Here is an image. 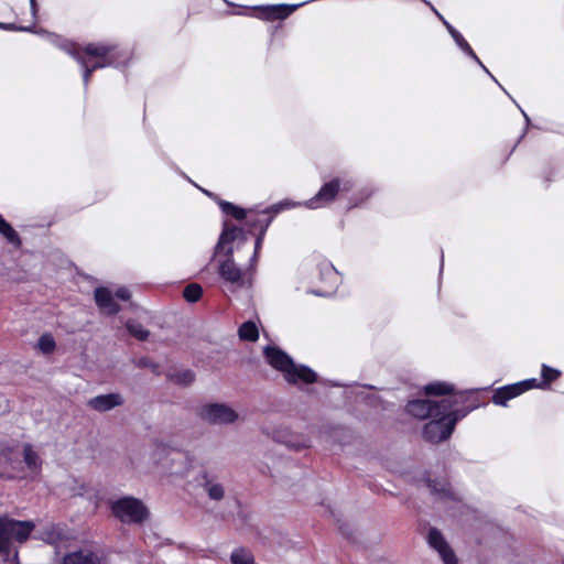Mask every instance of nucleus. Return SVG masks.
<instances>
[{
  "label": "nucleus",
  "mask_w": 564,
  "mask_h": 564,
  "mask_svg": "<svg viewBox=\"0 0 564 564\" xmlns=\"http://www.w3.org/2000/svg\"><path fill=\"white\" fill-rule=\"evenodd\" d=\"M94 295L97 306L106 314L116 315L120 311V306L115 302L112 293L107 288H96Z\"/></svg>",
  "instance_id": "16"
},
{
  "label": "nucleus",
  "mask_w": 564,
  "mask_h": 564,
  "mask_svg": "<svg viewBox=\"0 0 564 564\" xmlns=\"http://www.w3.org/2000/svg\"><path fill=\"white\" fill-rule=\"evenodd\" d=\"M126 328L131 336L138 340L144 341L148 339L150 333L138 321L129 319L126 323Z\"/></svg>",
  "instance_id": "29"
},
{
  "label": "nucleus",
  "mask_w": 564,
  "mask_h": 564,
  "mask_svg": "<svg viewBox=\"0 0 564 564\" xmlns=\"http://www.w3.org/2000/svg\"><path fill=\"white\" fill-rule=\"evenodd\" d=\"M355 187V180L348 174L337 175L332 180L325 182L318 192L304 203H294L289 199L281 200L268 209L274 217L282 210L291 209L295 206H305L308 209H319L329 206L339 196L350 193Z\"/></svg>",
  "instance_id": "3"
},
{
  "label": "nucleus",
  "mask_w": 564,
  "mask_h": 564,
  "mask_svg": "<svg viewBox=\"0 0 564 564\" xmlns=\"http://www.w3.org/2000/svg\"><path fill=\"white\" fill-rule=\"evenodd\" d=\"M115 296L121 301H128L131 297V293L127 288L117 289Z\"/></svg>",
  "instance_id": "40"
},
{
  "label": "nucleus",
  "mask_w": 564,
  "mask_h": 564,
  "mask_svg": "<svg viewBox=\"0 0 564 564\" xmlns=\"http://www.w3.org/2000/svg\"><path fill=\"white\" fill-rule=\"evenodd\" d=\"M375 193V188L370 185L360 187L356 192H354L347 202V208L351 209L360 206L366 200H368Z\"/></svg>",
  "instance_id": "25"
},
{
  "label": "nucleus",
  "mask_w": 564,
  "mask_h": 564,
  "mask_svg": "<svg viewBox=\"0 0 564 564\" xmlns=\"http://www.w3.org/2000/svg\"><path fill=\"white\" fill-rule=\"evenodd\" d=\"M312 293L315 295H318V296H326V295L330 294V291L316 290V291H312Z\"/></svg>",
  "instance_id": "48"
},
{
  "label": "nucleus",
  "mask_w": 564,
  "mask_h": 564,
  "mask_svg": "<svg viewBox=\"0 0 564 564\" xmlns=\"http://www.w3.org/2000/svg\"><path fill=\"white\" fill-rule=\"evenodd\" d=\"M518 108L520 109L521 113L523 115L524 117V120H525V124L529 126L530 123V118L529 116L524 112V110L518 105Z\"/></svg>",
  "instance_id": "49"
},
{
  "label": "nucleus",
  "mask_w": 564,
  "mask_h": 564,
  "mask_svg": "<svg viewBox=\"0 0 564 564\" xmlns=\"http://www.w3.org/2000/svg\"><path fill=\"white\" fill-rule=\"evenodd\" d=\"M427 542L432 549L438 552L440 556L453 551L444 539L443 534L436 528H432L427 534Z\"/></svg>",
  "instance_id": "23"
},
{
  "label": "nucleus",
  "mask_w": 564,
  "mask_h": 564,
  "mask_svg": "<svg viewBox=\"0 0 564 564\" xmlns=\"http://www.w3.org/2000/svg\"><path fill=\"white\" fill-rule=\"evenodd\" d=\"M31 14L33 19H36L37 15V3L36 0H30Z\"/></svg>",
  "instance_id": "46"
},
{
  "label": "nucleus",
  "mask_w": 564,
  "mask_h": 564,
  "mask_svg": "<svg viewBox=\"0 0 564 564\" xmlns=\"http://www.w3.org/2000/svg\"><path fill=\"white\" fill-rule=\"evenodd\" d=\"M441 557H442L444 564H458L457 558L453 551H451L446 554H443V556H441Z\"/></svg>",
  "instance_id": "41"
},
{
  "label": "nucleus",
  "mask_w": 564,
  "mask_h": 564,
  "mask_svg": "<svg viewBox=\"0 0 564 564\" xmlns=\"http://www.w3.org/2000/svg\"><path fill=\"white\" fill-rule=\"evenodd\" d=\"M34 529L32 521H18L7 517H0V554L9 557L12 553L18 556V552L13 551L12 542H24L29 539Z\"/></svg>",
  "instance_id": "5"
},
{
  "label": "nucleus",
  "mask_w": 564,
  "mask_h": 564,
  "mask_svg": "<svg viewBox=\"0 0 564 564\" xmlns=\"http://www.w3.org/2000/svg\"><path fill=\"white\" fill-rule=\"evenodd\" d=\"M405 410L410 415L424 420L433 415H440L441 401L415 399L408 402Z\"/></svg>",
  "instance_id": "12"
},
{
  "label": "nucleus",
  "mask_w": 564,
  "mask_h": 564,
  "mask_svg": "<svg viewBox=\"0 0 564 564\" xmlns=\"http://www.w3.org/2000/svg\"><path fill=\"white\" fill-rule=\"evenodd\" d=\"M195 481L205 491L209 500L220 501L225 498L226 488L216 473L203 469L196 476Z\"/></svg>",
  "instance_id": "9"
},
{
  "label": "nucleus",
  "mask_w": 564,
  "mask_h": 564,
  "mask_svg": "<svg viewBox=\"0 0 564 564\" xmlns=\"http://www.w3.org/2000/svg\"><path fill=\"white\" fill-rule=\"evenodd\" d=\"M424 393L426 395H454V386L448 382L436 381L429 383L424 387Z\"/></svg>",
  "instance_id": "26"
},
{
  "label": "nucleus",
  "mask_w": 564,
  "mask_h": 564,
  "mask_svg": "<svg viewBox=\"0 0 564 564\" xmlns=\"http://www.w3.org/2000/svg\"><path fill=\"white\" fill-rule=\"evenodd\" d=\"M202 294H203V289L199 284H196V283H191V284L186 285L183 291L184 299L189 303L197 302L202 297Z\"/></svg>",
  "instance_id": "33"
},
{
  "label": "nucleus",
  "mask_w": 564,
  "mask_h": 564,
  "mask_svg": "<svg viewBox=\"0 0 564 564\" xmlns=\"http://www.w3.org/2000/svg\"><path fill=\"white\" fill-rule=\"evenodd\" d=\"M112 516L123 524H143L149 516L144 502L132 496H124L109 502Z\"/></svg>",
  "instance_id": "6"
},
{
  "label": "nucleus",
  "mask_w": 564,
  "mask_h": 564,
  "mask_svg": "<svg viewBox=\"0 0 564 564\" xmlns=\"http://www.w3.org/2000/svg\"><path fill=\"white\" fill-rule=\"evenodd\" d=\"M0 234L6 239V241L14 248H20L22 246V240L19 234L14 230V228L3 218L0 214Z\"/></svg>",
  "instance_id": "24"
},
{
  "label": "nucleus",
  "mask_w": 564,
  "mask_h": 564,
  "mask_svg": "<svg viewBox=\"0 0 564 564\" xmlns=\"http://www.w3.org/2000/svg\"><path fill=\"white\" fill-rule=\"evenodd\" d=\"M180 459L185 460V465L183 467H174V465L170 466V473L173 475L187 476L192 468L193 456L188 453H177Z\"/></svg>",
  "instance_id": "31"
},
{
  "label": "nucleus",
  "mask_w": 564,
  "mask_h": 564,
  "mask_svg": "<svg viewBox=\"0 0 564 564\" xmlns=\"http://www.w3.org/2000/svg\"><path fill=\"white\" fill-rule=\"evenodd\" d=\"M425 4L430 7V9L433 11V13L438 18V20L444 24V21H447L442 13L430 2L425 1Z\"/></svg>",
  "instance_id": "44"
},
{
  "label": "nucleus",
  "mask_w": 564,
  "mask_h": 564,
  "mask_svg": "<svg viewBox=\"0 0 564 564\" xmlns=\"http://www.w3.org/2000/svg\"><path fill=\"white\" fill-rule=\"evenodd\" d=\"M444 26L448 31L449 35L456 43V45L462 50V52L468 57L473 58L476 63H480L479 57L474 52L469 43L465 40L459 31H457L448 21H444Z\"/></svg>",
  "instance_id": "21"
},
{
  "label": "nucleus",
  "mask_w": 564,
  "mask_h": 564,
  "mask_svg": "<svg viewBox=\"0 0 564 564\" xmlns=\"http://www.w3.org/2000/svg\"><path fill=\"white\" fill-rule=\"evenodd\" d=\"M561 370L550 367L546 364H542L540 380L541 390L549 389L551 383L556 381L561 377Z\"/></svg>",
  "instance_id": "27"
},
{
  "label": "nucleus",
  "mask_w": 564,
  "mask_h": 564,
  "mask_svg": "<svg viewBox=\"0 0 564 564\" xmlns=\"http://www.w3.org/2000/svg\"><path fill=\"white\" fill-rule=\"evenodd\" d=\"M230 561L231 564H254L252 553L245 547L234 550L230 555Z\"/></svg>",
  "instance_id": "30"
},
{
  "label": "nucleus",
  "mask_w": 564,
  "mask_h": 564,
  "mask_svg": "<svg viewBox=\"0 0 564 564\" xmlns=\"http://www.w3.org/2000/svg\"><path fill=\"white\" fill-rule=\"evenodd\" d=\"M264 357L268 364L283 375L289 384L303 389L317 381V373L305 365H296L294 360L279 347L267 346Z\"/></svg>",
  "instance_id": "4"
},
{
  "label": "nucleus",
  "mask_w": 564,
  "mask_h": 564,
  "mask_svg": "<svg viewBox=\"0 0 564 564\" xmlns=\"http://www.w3.org/2000/svg\"><path fill=\"white\" fill-rule=\"evenodd\" d=\"M51 44L72 56L83 70L85 88L89 84L93 72L105 67H121L130 59V52L115 43H89L80 47L76 43L57 34H50Z\"/></svg>",
  "instance_id": "1"
},
{
  "label": "nucleus",
  "mask_w": 564,
  "mask_h": 564,
  "mask_svg": "<svg viewBox=\"0 0 564 564\" xmlns=\"http://www.w3.org/2000/svg\"><path fill=\"white\" fill-rule=\"evenodd\" d=\"M23 462L33 477L40 474L42 459L31 444L23 445Z\"/></svg>",
  "instance_id": "22"
},
{
  "label": "nucleus",
  "mask_w": 564,
  "mask_h": 564,
  "mask_svg": "<svg viewBox=\"0 0 564 564\" xmlns=\"http://www.w3.org/2000/svg\"><path fill=\"white\" fill-rule=\"evenodd\" d=\"M63 564H100V560L90 550H78L66 554Z\"/></svg>",
  "instance_id": "20"
},
{
  "label": "nucleus",
  "mask_w": 564,
  "mask_h": 564,
  "mask_svg": "<svg viewBox=\"0 0 564 564\" xmlns=\"http://www.w3.org/2000/svg\"><path fill=\"white\" fill-rule=\"evenodd\" d=\"M18 25L14 23L0 22V30L17 32Z\"/></svg>",
  "instance_id": "45"
},
{
  "label": "nucleus",
  "mask_w": 564,
  "mask_h": 564,
  "mask_svg": "<svg viewBox=\"0 0 564 564\" xmlns=\"http://www.w3.org/2000/svg\"><path fill=\"white\" fill-rule=\"evenodd\" d=\"M455 429V421H448L444 414L433 415L424 425L423 437L432 444H438L451 437Z\"/></svg>",
  "instance_id": "8"
},
{
  "label": "nucleus",
  "mask_w": 564,
  "mask_h": 564,
  "mask_svg": "<svg viewBox=\"0 0 564 564\" xmlns=\"http://www.w3.org/2000/svg\"><path fill=\"white\" fill-rule=\"evenodd\" d=\"M498 85H499V87H501V88H502V91H503V93H507V89H506V88H503L500 84H498Z\"/></svg>",
  "instance_id": "51"
},
{
  "label": "nucleus",
  "mask_w": 564,
  "mask_h": 564,
  "mask_svg": "<svg viewBox=\"0 0 564 564\" xmlns=\"http://www.w3.org/2000/svg\"><path fill=\"white\" fill-rule=\"evenodd\" d=\"M17 32H33V33L42 34V35H45L47 41L51 43L50 36H48L51 33L43 29L36 30L34 25H30V26L18 25Z\"/></svg>",
  "instance_id": "39"
},
{
  "label": "nucleus",
  "mask_w": 564,
  "mask_h": 564,
  "mask_svg": "<svg viewBox=\"0 0 564 564\" xmlns=\"http://www.w3.org/2000/svg\"><path fill=\"white\" fill-rule=\"evenodd\" d=\"M427 486L436 499L443 501L446 505H449V509H457L459 512H462L463 509L466 508L462 498L453 490L447 480L429 479Z\"/></svg>",
  "instance_id": "10"
},
{
  "label": "nucleus",
  "mask_w": 564,
  "mask_h": 564,
  "mask_svg": "<svg viewBox=\"0 0 564 564\" xmlns=\"http://www.w3.org/2000/svg\"><path fill=\"white\" fill-rule=\"evenodd\" d=\"M13 464V449L8 444L0 442V468L8 466L14 468Z\"/></svg>",
  "instance_id": "32"
},
{
  "label": "nucleus",
  "mask_w": 564,
  "mask_h": 564,
  "mask_svg": "<svg viewBox=\"0 0 564 564\" xmlns=\"http://www.w3.org/2000/svg\"><path fill=\"white\" fill-rule=\"evenodd\" d=\"M9 411V401L0 394V415L7 413Z\"/></svg>",
  "instance_id": "42"
},
{
  "label": "nucleus",
  "mask_w": 564,
  "mask_h": 564,
  "mask_svg": "<svg viewBox=\"0 0 564 564\" xmlns=\"http://www.w3.org/2000/svg\"><path fill=\"white\" fill-rule=\"evenodd\" d=\"M520 394H522V392L519 384L512 383L496 389L491 400L496 405L506 406L509 400L517 398Z\"/></svg>",
  "instance_id": "19"
},
{
  "label": "nucleus",
  "mask_w": 564,
  "mask_h": 564,
  "mask_svg": "<svg viewBox=\"0 0 564 564\" xmlns=\"http://www.w3.org/2000/svg\"><path fill=\"white\" fill-rule=\"evenodd\" d=\"M517 384H519L522 393L530 389H534V388L541 389L540 380H538L535 378H531V379H527V380L517 382Z\"/></svg>",
  "instance_id": "38"
},
{
  "label": "nucleus",
  "mask_w": 564,
  "mask_h": 564,
  "mask_svg": "<svg viewBox=\"0 0 564 564\" xmlns=\"http://www.w3.org/2000/svg\"><path fill=\"white\" fill-rule=\"evenodd\" d=\"M123 403V399L119 393L100 394L88 400L89 408L97 412H107Z\"/></svg>",
  "instance_id": "15"
},
{
  "label": "nucleus",
  "mask_w": 564,
  "mask_h": 564,
  "mask_svg": "<svg viewBox=\"0 0 564 564\" xmlns=\"http://www.w3.org/2000/svg\"><path fill=\"white\" fill-rule=\"evenodd\" d=\"M465 395L463 393H456L454 395L444 398L441 400L440 414H444L448 421H455V425L462 419H464L470 411L476 406H469L465 409L456 408L458 404L465 402Z\"/></svg>",
  "instance_id": "11"
},
{
  "label": "nucleus",
  "mask_w": 564,
  "mask_h": 564,
  "mask_svg": "<svg viewBox=\"0 0 564 564\" xmlns=\"http://www.w3.org/2000/svg\"><path fill=\"white\" fill-rule=\"evenodd\" d=\"M498 85H499V87H501V88H502V91H503V93H507V89H506V88H503L500 84H498Z\"/></svg>",
  "instance_id": "52"
},
{
  "label": "nucleus",
  "mask_w": 564,
  "mask_h": 564,
  "mask_svg": "<svg viewBox=\"0 0 564 564\" xmlns=\"http://www.w3.org/2000/svg\"><path fill=\"white\" fill-rule=\"evenodd\" d=\"M208 197H212L219 206L221 213L228 217H232L236 220H242L247 218V210L240 206H237L230 202L224 200L215 194L203 191Z\"/></svg>",
  "instance_id": "18"
},
{
  "label": "nucleus",
  "mask_w": 564,
  "mask_h": 564,
  "mask_svg": "<svg viewBox=\"0 0 564 564\" xmlns=\"http://www.w3.org/2000/svg\"><path fill=\"white\" fill-rule=\"evenodd\" d=\"M265 234L267 232L262 231V232H257V235H256L254 250H253L252 257L250 258V265L251 267H254V264H256V262L258 260L259 251H260V249L262 247Z\"/></svg>",
  "instance_id": "37"
},
{
  "label": "nucleus",
  "mask_w": 564,
  "mask_h": 564,
  "mask_svg": "<svg viewBox=\"0 0 564 564\" xmlns=\"http://www.w3.org/2000/svg\"><path fill=\"white\" fill-rule=\"evenodd\" d=\"M138 366H139V367H151V368H153V370H155V369L158 368V366H156V365H154V364H153L150 359H148V358H141V359H139V361H138Z\"/></svg>",
  "instance_id": "43"
},
{
  "label": "nucleus",
  "mask_w": 564,
  "mask_h": 564,
  "mask_svg": "<svg viewBox=\"0 0 564 564\" xmlns=\"http://www.w3.org/2000/svg\"><path fill=\"white\" fill-rule=\"evenodd\" d=\"M172 379L177 384L189 386L195 380V373L189 369H185V370L175 372L172 376Z\"/></svg>",
  "instance_id": "34"
},
{
  "label": "nucleus",
  "mask_w": 564,
  "mask_h": 564,
  "mask_svg": "<svg viewBox=\"0 0 564 564\" xmlns=\"http://www.w3.org/2000/svg\"><path fill=\"white\" fill-rule=\"evenodd\" d=\"M238 334L242 340L256 341L259 338L258 327L251 321L242 323L238 329Z\"/></svg>",
  "instance_id": "28"
},
{
  "label": "nucleus",
  "mask_w": 564,
  "mask_h": 564,
  "mask_svg": "<svg viewBox=\"0 0 564 564\" xmlns=\"http://www.w3.org/2000/svg\"><path fill=\"white\" fill-rule=\"evenodd\" d=\"M443 265H444V259L442 258V261H441V270L443 269Z\"/></svg>",
  "instance_id": "50"
},
{
  "label": "nucleus",
  "mask_w": 564,
  "mask_h": 564,
  "mask_svg": "<svg viewBox=\"0 0 564 564\" xmlns=\"http://www.w3.org/2000/svg\"><path fill=\"white\" fill-rule=\"evenodd\" d=\"M273 219L274 215L268 208H265L263 210L251 214L247 219V225L251 231L267 232Z\"/></svg>",
  "instance_id": "17"
},
{
  "label": "nucleus",
  "mask_w": 564,
  "mask_h": 564,
  "mask_svg": "<svg viewBox=\"0 0 564 564\" xmlns=\"http://www.w3.org/2000/svg\"><path fill=\"white\" fill-rule=\"evenodd\" d=\"M247 239V232L242 228L228 220L223 223V230L215 246L214 257L224 254L223 259H218L217 270L225 288L231 293L250 289L252 285L253 267L249 265V269L243 271L232 258L234 250L240 248Z\"/></svg>",
  "instance_id": "2"
},
{
  "label": "nucleus",
  "mask_w": 564,
  "mask_h": 564,
  "mask_svg": "<svg viewBox=\"0 0 564 564\" xmlns=\"http://www.w3.org/2000/svg\"><path fill=\"white\" fill-rule=\"evenodd\" d=\"M40 350L44 354H50L55 349V340L52 335L43 334L37 341Z\"/></svg>",
  "instance_id": "36"
},
{
  "label": "nucleus",
  "mask_w": 564,
  "mask_h": 564,
  "mask_svg": "<svg viewBox=\"0 0 564 564\" xmlns=\"http://www.w3.org/2000/svg\"><path fill=\"white\" fill-rule=\"evenodd\" d=\"M477 64H478V65L484 69V72H485V73H487V74L490 76V78H491L495 83L499 84V82L495 78V76H494V75L488 70V68H487V67H486L481 62H480V63H477Z\"/></svg>",
  "instance_id": "47"
},
{
  "label": "nucleus",
  "mask_w": 564,
  "mask_h": 564,
  "mask_svg": "<svg viewBox=\"0 0 564 564\" xmlns=\"http://www.w3.org/2000/svg\"><path fill=\"white\" fill-rule=\"evenodd\" d=\"M284 443L289 448L294 451L307 448L311 444L310 440L305 436H290Z\"/></svg>",
  "instance_id": "35"
},
{
  "label": "nucleus",
  "mask_w": 564,
  "mask_h": 564,
  "mask_svg": "<svg viewBox=\"0 0 564 564\" xmlns=\"http://www.w3.org/2000/svg\"><path fill=\"white\" fill-rule=\"evenodd\" d=\"M314 276L329 289H334L339 282L338 271L327 259H319L316 262Z\"/></svg>",
  "instance_id": "14"
},
{
  "label": "nucleus",
  "mask_w": 564,
  "mask_h": 564,
  "mask_svg": "<svg viewBox=\"0 0 564 564\" xmlns=\"http://www.w3.org/2000/svg\"><path fill=\"white\" fill-rule=\"evenodd\" d=\"M308 1H304L297 4H272V6H260L256 10L260 11L258 15L261 19L268 21L284 20L291 15L296 9L304 6Z\"/></svg>",
  "instance_id": "13"
},
{
  "label": "nucleus",
  "mask_w": 564,
  "mask_h": 564,
  "mask_svg": "<svg viewBox=\"0 0 564 564\" xmlns=\"http://www.w3.org/2000/svg\"><path fill=\"white\" fill-rule=\"evenodd\" d=\"M197 414L203 421L214 425L230 424L238 419L237 412L225 403L204 404Z\"/></svg>",
  "instance_id": "7"
}]
</instances>
